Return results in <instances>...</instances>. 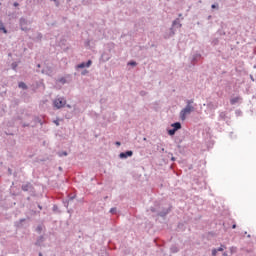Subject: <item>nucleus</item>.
<instances>
[{
    "mask_svg": "<svg viewBox=\"0 0 256 256\" xmlns=\"http://www.w3.org/2000/svg\"><path fill=\"white\" fill-rule=\"evenodd\" d=\"M195 107H197V105L195 104L194 99L186 100V106L180 111L181 121H185L187 115H191V113L195 111Z\"/></svg>",
    "mask_w": 256,
    "mask_h": 256,
    "instance_id": "obj_1",
    "label": "nucleus"
},
{
    "mask_svg": "<svg viewBox=\"0 0 256 256\" xmlns=\"http://www.w3.org/2000/svg\"><path fill=\"white\" fill-rule=\"evenodd\" d=\"M173 206H169L167 208L165 207H151L150 210L152 213H157L158 217H167V215H169L170 211H172Z\"/></svg>",
    "mask_w": 256,
    "mask_h": 256,
    "instance_id": "obj_2",
    "label": "nucleus"
},
{
    "mask_svg": "<svg viewBox=\"0 0 256 256\" xmlns=\"http://www.w3.org/2000/svg\"><path fill=\"white\" fill-rule=\"evenodd\" d=\"M31 23L29 22V20H27V18L25 17H21L19 19V26L21 31H25V33H27V31H29V27L28 25H30Z\"/></svg>",
    "mask_w": 256,
    "mask_h": 256,
    "instance_id": "obj_3",
    "label": "nucleus"
},
{
    "mask_svg": "<svg viewBox=\"0 0 256 256\" xmlns=\"http://www.w3.org/2000/svg\"><path fill=\"white\" fill-rule=\"evenodd\" d=\"M201 59H203V56L201 55V53L194 52L190 57L191 65L195 66V64L199 63Z\"/></svg>",
    "mask_w": 256,
    "mask_h": 256,
    "instance_id": "obj_4",
    "label": "nucleus"
},
{
    "mask_svg": "<svg viewBox=\"0 0 256 256\" xmlns=\"http://www.w3.org/2000/svg\"><path fill=\"white\" fill-rule=\"evenodd\" d=\"M177 27V29L182 27L181 21L179 20V18H176L173 22H172V27L170 28V37H173V35H175V28Z\"/></svg>",
    "mask_w": 256,
    "mask_h": 256,
    "instance_id": "obj_5",
    "label": "nucleus"
},
{
    "mask_svg": "<svg viewBox=\"0 0 256 256\" xmlns=\"http://www.w3.org/2000/svg\"><path fill=\"white\" fill-rule=\"evenodd\" d=\"M54 107H56V109H61L63 108V106L67 103V101L65 100V98H57L54 100Z\"/></svg>",
    "mask_w": 256,
    "mask_h": 256,
    "instance_id": "obj_6",
    "label": "nucleus"
},
{
    "mask_svg": "<svg viewBox=\"0 0 256 256\" xmlns=\"http://www.w3.org/2000/svg\"><path fill=\"white\" fill-rule=\"evenodd\" d=\"M21 189L26 193H33L35 188L33 187V184H31V182H27L26 184H23L21 186Z\"/></svg>",
    "mask_w": 256,
    "mask_h": 256,
    "instance_id": "obj_7",
    "label": "nucleus"
},
{
    "mask_svg": "<svg viewBox=\"0 0 256 256\" xmlns=\"http://www.w3.org/2000/svg\"><path fill=\"white\" fill-rule=\"evenodd\" d=\"M120 159H129V157H133V151L132 150H128L125 152H121L119 154Z\"/></svg>",
    "mask_w": 256,
    "mask_h": 256,
    "instance_id": "obj_8",
    "label": "nucleus"
},
{
    "mask_svg": "<svg viewBox=\"0 0 256 256\" xmlns=\"http://www.w3.org/2000/svg\"><path fill=\"white\" fill-rule=\"evenodd\" d=\"M93 65V61L88 60L87 62H82L76 65V69H85V67H91Z\"/></svg>",
    "mask_w": 256,
    "mask_h": 256,
    "instance_id": "obj_9",
    "label": "nucleus"
},
{
    "mask_svg": "<svg viewBox=\"0 0 256 256\" xmlns=\"http://www.w3.org/2000/svg\"><path fill=\"white\" fill-rule=\"evenodd\" d=\"M75 199V195L70 194L68 195V199L63 201L64 207H69V205H71V203H73V200Z\"/></svg>",
    "mask_w": 256,
    "mask_h": 256,
    "instance_id": "obj_10",
    "label": "nucleus"
},
{
    "mask_svg": "<svg viewBox=\"0 0 256 256\" xmlns=\"http://www.w3.org/2000/svg\"><path fill=\"white\" fill-rule=\"evenodd\" d=\"M45 243V237L44 236H39L35 242V245L37 247H41V244Z\"/></svg>",
    "mask_w": 256,
    "mask_h": 256,
    "instance_id": "obj_11",
    "label": "nucleus"
},
{
    "mask_svg": "<svg viewBox=\"0 0 256 256\" xmlns=\"http://www.w3.org/2000/svg\"><path fill=\"white\" fill-rule=\"evenodd\" d=\"M171 127H173L172 129L179 131V129H181V122H174L171 124Z\"/></svg>",
    "mask_w": 256,
    "mask_h": 256,
    "instance_id": "obj_12",
    "label": "nucleus"
},
{
    "mask_svg": "<svg viewBox=\"0 0 256 256\" xmlns=\"http://www.w3.org/2000/svg\"><path fill=\"white\" fill-rule=\"evenodd\" d=\"M218 119L219 121H225V119H227V113L220 112Z\"/></svg>",
    "mask_w": 256,
    "mask_h": 256,
    "instance_id": "obj_13",
    "label": "nucleus"
},
{
    "mask_svg": "<svg viewBox=\"0 0 256 256\" xmlns=\"http://www.w3.org/2000/svg\"><path fill=\"white\" fill-rule=\"evenodd\" d=\"M18 87L19 89H23L24 91H27L28 89L27 84H25V82H19Z\"/></svg>",
    "mask_w": 256,
    "mask_h": 256,
    "instance_id": "obj_14",
    "label": "nucleus"
},
{
    "mask_svg": "<svg viewBox=\"0 0 256 256\" xmlns=\"http://www.w3.org/2000/svg\"><path fill=\"white\" fill-rule=\"evenodd\" d=\"M23 223H25V218L20 219L18 222H15L16 227H23Z\"/></svg>",
    "mask_w": 256,
    "mask_h": 256,
    "instance_id": "obj_15",
    "label": "nucleus"
},
{
    "mask_svg": "<svg viewBox=\"0 0 256 256\" xmlns=\"http://www.w3.org/2000/svg\"><path fill=\"white\" fill-rule=\"evenodd\" d=\"M239 99V97H234L230 99V105H237V103H239Z\"/></svg>",
    "mask_w": 256,
    "mask_h": 256,
    "instance_id": "obj_16",
    "label": "nucleus"
},
{
    "mask_svg": "<svg viewBox=\"0 0 256 256\" xmlns=\"http://www.w3.org/2000/svg\"><path fill=\"white\" fill-rule=\"evenodd\" d=\"M7 34V28H5V25H3V22L0 21V33Z\"/></svg>",
    "mask_w": 256,
    "mask_h": 256,
    "instance_id": "obj_17",
    "label": "nucleus"
},
{
    "mask_svg": "<svg viewBox=\"0 0 256 256\" xmlns=\"http://www.w3.org/2000/svg\"><path fill=\"white\" fill-rule=\"evenodd\" d=\"M170 251H171V253H179V248L175 245H172L170 247Z\"/></svg>",
    "mask_w": 256,
    "mask_h": 256,
    "instance_id": "obj_18",
    "label": "nucleus"
},
{
    "mask_svg": "<svg viewBox=\"0 0 256 256\" xmlns=\"http://www.w3.org/2000/svg\"><path fill=\"white\" fill-rule=\"evenodd\" d=\"M225 249H227V246L221 244L220 247L216 248V251L219 253L221 251H225Z\"/></svg>",
    "mask_w": 256,
    "mask_h": 256,
    "instance_id": "obj_19",
    "label": "nucleus"
},
{
    "mask_svg": "<svg viewBox=\"0 0 256 256\" xmlns=\"http://www.w3.org/2000/svg\"><path fill=\"white\" fill-rule=\"evenodd\" d=\"M58 157H67L68 153L67 151H60L57 153Z\"/></svg>",
    "mask_w": 256,
    "mask_h": 256,
    "instance_id": "obj_20",
    "label": "nucleus"
},
{
    "mask_svg": "<svg viewBox=\"0 0 256 256\" xmlns=\"http://www.w3.org/2000/svg\"><path fill=\"white\" fill-rule=\"evenodd\" d=\"M17 67H19V64H18L17 62H13V63L11 64V69H12L13 71H17Z\"/></svg>",
    "mask_w": 256,
    "mask_h": 256,
    "instance_id": "obj_21",
    "label": "nucleus"
},
{
    "mask_svg": "<svg viewBox=\"0 0 256 256\" xmlns=\"http://www.w3.org/2000/svg\"><path fill=\"white\" fill-rule=\"evenodd\" d=\"M34 123H39L40 125H43V120L39 118V116L34 117Z\"/></svg>",
    "mask_w": 256,
    "mask_h": 256,
    "instance_id": "obj_22",
    "label": "nucleus"
},
{
    "mask_svg": "<svg viewBox=\"0 0 256 256\" xmlns=\"http://www.w3.org/2000/svg\"><path fill=\"white\" fill-rule=\"evenodd\" d=\"M175 133H177V130H175L174 128L168 130V135H170V137H173Z\"/></svg>",
    "mask_w": 256,
    "mask_h": 256,
    "instance_id": "obj_23",
    "label": "nucleus"
},
{
    "mask_svg": "<svg viewBox=\"0 0 256 256\" xmlns=\"http://www.w3.org/2000/svg\"><path fill=\"white\" fill-rule=\"evenodd\" d=\"M109 213H111L112 215L117 214V207H113L110 209Z\"/></svg>",
    "mask_w": 256,
    "mask_h": 256,
    "instance_id": "obj_24",
    "label": "nucleus"
},
{
    "mask_svg": "<svg viewBox=\"0 0 256 256\" xmlns=\"http://www.w3.org/2000/svg\"><path fill=\"white\" fill-rule=\"evenodd\" d=\"M52 211H53L54 213L59 212V207H58L56 204H54L53 207H52Z\"/></svg>",
    "mask_w": 256,
    "mask_h": 256,
    "instance_id": "obj_25",
    "label": "nucleus"
},
{
    "mask_svg": "<svg viewBox=\"0 0 256 256\" xmlns=\"http://www.w3.org/2000/svg\"><path fill=\"white\" fill-rule=\"evenodd\" d=\"M128 65H131V67H137V62L136 61H130V62H128Z\"/></svg>",
    "mask_w": 256,
    "mask_h": 256,
    "instance_id": "obj_26",
    "label": "nucleus"
},
{
    "mask_svg": "<svg viewBox=\"0 0 256 256\" xmlns=\"http://www.w3.org/2000/svg\"><path fill=\"white\" fill-rule=\"evenodd\" d=\"M36 231L37 233H41V231H43V227L41 225H38Z\"/></svg>",
    "mask_w": 256,
    "mask_h": 256,
    "instance_id": "obj_27",
    "label": "nucleus"
},
{
    "mask_svg": "<svg viewBox=\"0 0 256 256\" xmlns=\"http://www.w3.org/2000/svg\"><path fill=\"white\" fill-rule=\"evenodd\" d=\"M211 9H219V4H217V3L212 4Z\"/></svg>",
    "mask_w": 256,
    "mask_h": 256,
    "instance_id": "obj_28",
    "label": "nucleus"
},
{
    "mask_svg": "<svg viewBox=\"0 0 256 256\" xmlns=\"http://www.w3.org/2000/svg\"><path fill=\"white\" fill-rule=\"evenodd\" d=\"M217 249L216 248H213L212 249V256H217Z\"/></svg>",
    "mask_w": 256,
    "mask_h": 256,
    "instance_id": "obj_29",
    "label": "nucleus"
},
{
    "mask_svg": "<svg viewBox=\"0 0 256 256\" xmlns=\"http://www.w3.org/2000/svg\"><path fill=\"white\" fill-rule=\"evenodd\" d=\"M59 81L62 83V85H65V83H67V80L65 78H61Z\"/></svg>",
    "mask_w": 256,
    "mask_h": 256,
    "instance_id": "obj_30",
    "label": "nucleus"
},
{
    "mask_svg": "<svg viewBox=\"0 0 256 256\" xmlns=\"http://www.w3.org/2000/svg\"><path fill=\"white\" fill-rule=\"evenodd\" d=\"M171 155V161H177V159L173 156V153H169Z\"/></svg>",
    "mask_w": 256,
    "mask_h": 256,
    "instance_id": "obj_31",
    "label": "nucleus"
},
{
    "mask_svg": "<svg viewBox=\"0 0 256 256\" xmlns=\"http://www.w3.org/2000/svg\"><path fill=\"white\" fill-rule=\"evenodd\" d=\"M50 1H53L56 5V7H59V1L58 0H50Z\"/></svg>",
    "mask_w": 256,
    "mask_h": 256,
    "instance_id": "obj_32",
    "label": "nucleus"
},
{
    "mask_svg": "<svg viewBox=\"0 0 256 256\" xmlns=\"http://www.w3.org/2000/svg\"><path fill=\"white\" fill-rule=\"evenodd\" d=\"M13 6L14 7H19V2H14Z\"/></svg>",
    "mask_w": 256,
    "mask_h": 256,
    "instance_id": "obj_33",
    "label": "nucleus"
},
{
    "mask_svg": "<svg viewBox=\"0 0 256 256\" xmlns=\"http://www.w3.org/2000/svg\"><path fill=\"white\" fill-rule=\"evenodd\" d=\"M22 127H29V123H23Z\"/></svg>",
    "mask_w": 256,
    "mask_h": 256,
    "instance_id": "obj_34",
    "label": "nucleus"
},
{
    "mask_svg": "<svg viewBox=\"0 0 256 256\" xmlns=\"http://www.w3.org/2000/svg\"><path fill=\"white\" fill-rule=\"evenodd\" d=\"M236 115H241V111L240 110H236Z\"/></svg>",
    "mask_w": 256,
    "mask_h": 256,
    "instance_id": "obj_35",
    "label": "nucleus"
},
{
    "mask_svg": "<svg viewBox=\"0 0 256 256\" xmlns=\"http://www.w3.org/2000/svg\"><path fill=\"white\" fill-rule=\"evenodd\" d=\"M54 123L57 125V127H59V121L55 120Z\"/></svg>",
    "mask_w": 256,
    "mask_h": 256,
    "instance_id": "obj_36",
    "label": "nucleus"
},
{
    "mask_svg": "<svg viewBox=\"0 0 256 256\" xmlns=\"http://www.w3.org/2000/svg\"><path fill=\"white\" fill-rule=\"evenodd\" d=\"M232 229H237V224H233Z\"/></svg>",
    "mask_w": 256,
    "mask_h": 256,
    "instance_id": "obj_37",
    "label": "nucleus"
},
{
    "mask_svg": "<svg viewBox=\"0 0 256 256\" xmlns=\"http://www.w3.org/2000/svg\"><path fill=\"white\" fill-rule=\"evenodd\" d=\"M38 209H40V211L43 209V206H41L40 204H38Z\"/></svg>",
    "mask_w": 256,
    "mask_h": 256,
    "instance_id": "obj_38",
    "label": "nucleus"
},
{
    "mask_svg": "<svg viewBox=\"0 0 256 256\" xmlns=\"http://www.w3.org/2000/svg\"><path fill=\"white\" fill-rule=\"evenodd\" d=\"M86 73H87V70H84V71L81 73V75H86Z\"/></svg>",
    "mask_w": 256,
    "mask_h": 256,
    "instance_id": "obj_39",
    "label": "nucleus"
},
{
    "mask_svg": "<svg viewBox=\"0 0 256 256\" xmlns=\"http://www.w3.org/2000/svg\"><path fill=\"white\" fill-rule=\"evenodd\" d=\"M251 81H255V78H253V75H250Z\"/></svg>",
    "mask_w": 256,
    "mask_h": 256,
    "instance_id": "obj_40",
    "label": "nucleus"
},
{
    "mask_svg": "<svg viewBox=\"0 0 256 256\" xmlns=\"http://www.w3.org/2000/svg\"><path fill=\"white\" fill-rule=\"evenodd\" d=\"M222 256H229V255L227 254V252H224V253L222 254Z\"/></svg>",
    "mask_w": 256,
    "mask_h": 256,
    "instance_id": "obj_41",
    "label": "nucleus"
},
{
    "mask_svg": "<svg viewBox=\"0 0 256 256\" xmlns=\"http://www.w3.org/2000/svg\"><path fill=\"white\" fill-rule=\"evenodd\" d=\"M116 145L120 146V145H121V142H116Z\"/></svg>",
    "mask_w": 256,
    "mask_h": 256,
    "instance_id": "obj_42",
    "label": "nucleus"
},
{
    "mask_svg": "<svg viewBox=\"0 0 256 256\" xmlns=\"http://www.w3.org/2000/svg\"><path fill=\"white\" fill-rule=\"evenodd\" d=\"M37 67H38V69H40V67H41V64H37Z\"/></svg>",
    "mask_w": 256,
    "mask_h": 256,
    "instance_id": "obj_43",
    "label": "nucleus"
},
{
    "mask_svg": "<svg viewBox=\"0 0 256 256\" xmlns=\"http://www.w3.org/2000/svg\"><path fill=\"white\" fill-rule=\"evenodd\" d=\"M140 95H145V92H143V91H142V92H140Z\"/></svg>",
    "mask_w": 256,
    "mask_h": 256,
    "instance_id": "obj_44",
    "label": "nucleus"
},
{
    "mask_svg": "<svg viewBox=\"0 0 256 256\" xmlns=\"http://www.w3.org/2000/svg\"><path fill=\"white\" fill-rule=\"evenodd\" d=\"M67 107H68V109H71V105L68 104Z\"/></svg>",
    "mask_w": 256,
    "mask_h": 256,
    "instance_id": "obj_45",
    "label": "nucleus"
},
{
    "mask_svg": "<svg viewBox=\"0 0 256 256\" xmlns=\"http://www.w3.org/2000/svg\"><path fill=\"white\" fill-rule=\"evenodd\" d=\"M247 237H248V239H250V237H251V234H248V235H247Z\"/></svg>",
    "mask_w": 256,
    "mask_h": 256,
    "instance_id": "obj_46",
    "label": "nucleus"
},
{
    "mask_svg": "<svg viewBox=\"0 0 256 256\" xmlns=\"http://www.w3.org/2000/svg\"><path fill=\"white\" fill-rule=\"evenodd\" d=\"M230 137H233V132L230 133Z\"/></svg>",
    "mask_w": 256,
    "mask_h": 256,
    "instance_id": "obj_47",
    "label": "nucleus"
},
{
    "mask_svg": "<svg viewBox=\"0 0 256 256\" xmlns=\"http://www.w3.org/2000/svg\"><path fill=\"white\" fill-rule=\"evenodd\" d=\"M8 172H9V173H10V175H11V169H10V168L8 169Z\"/></svg>",
    "mask_w": 256,
    "mask_h": 256,
    "instance_id": "obj_48",
    "label": "nucleus"
},
{
    "mask_svg": "<svg viewBox=\"0 0 256 256\" xmlns=\"http://www.w3.org/2000/svg\"><path fill=\"white\" fill-rule=\"evenodd\" d=\"M177 147H178V149H181V145H178Z\"/></svg>",
    "mask_w": 256,
    "mask_h": 256,
    "instance_id": "obj_49",
    "label": "nucleus"
},
{
    "mask_svg": "<svg viewBox=\"0 0 256 256\" xmlns=\"http://www.w3.org/2000/svg\"><path fill=\"white\" fill-rule=\"evenodd\" d=\"M38 256H43V254L40 252Z\"/></svg>",
    "mask_w": 256,
    "mask_h": 256,
    "instance_id": "obj_50",
    "label": "nucleus"
},
{
    "mask_svg": "<svg viewBox=\"0 0 256 256\" xmlns=\"http://www.w3.org/2000/svg\"><path fill=\"white\" fill-rule=\"evenodd\" d=\"M179 17H183V14H179Z\"/></svg>",
    "mask_w": 256,
    "mask_h": 256,
    "instance_id": "obj_51",
    "label": "nucleus"
},
{
    "mask_svg": "<svg viewBox=\"0 0 256 256\" xmlns=\"http://www.w3.org/2000/svg\"><path fill=\"white\" fill-rule=\"evenodd\" d=\"M161 151H162V152L165 151V148H162Z\"/></svg>",
    "mask_w": 256,
    "mask_h": 256,
    "instance_id": "obj_52",
    "label": "nucleus"
},
{
    "mask_svg": "<svg viewBox=\"0 0 256 256\" xmlns=\"http://www.w3.org/2000/svg\"><path fill=\"white\" fill-rule=\"evenodd\" d=\"M211 19V16H208V20Z\"/></svg>",
    "mask_w": 256,
    "mask_h": 256,
    "instance_id": "obj_53",
    "label": "nucleus"
},
{
    "mask_svg": "<svg viewBox=\"0 0 256 256\" xmlns=\"http://www.w3.org/2000/svg\"><path fill=\"white\" fill-rule=\"evenodd\" d=\"M244 235H247V232H244Z\"/></svg>",
    "mask_w": 256,
    "mask_h": 256,
    "instance_id": "obj_54",
    "label": "nucleus"
},
{
    "mask_svg": "<svg viewBox=\"0 0 256 256\" xmlns=\"http://www.w3.org/2000/svg\"><path fill=\"white\" fill-rule=\"evenodd\" d=\"M42 73H45V71H44V70H42Z\"/></svg>",
    "mask_w": 256,
    "mask_h": 256,
    "instance_id": "obj_55",
    "label": "nucleus"
}]
</instances>
